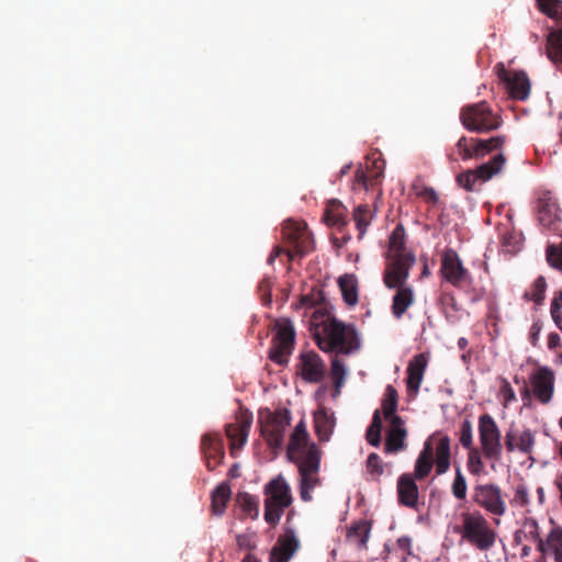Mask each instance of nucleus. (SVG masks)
<instances>
[{"label": "nucleus", "instance_id": "0e129e2a", "mask_svg": "<svg viewBox=\"0 0 562 562\" xmlns=\"http://www.w3.org/2000/svg\"><path fill=\"white\" fill-rule=\"evenodd\" d=\"M279 252H280L279 248H276V249L271 252V255H270V257H269V259H268L269 263H272V262L274 261V259L279 256Z\"/></svg>", "mask_w": 562, "mask_h": 562}, {"label": "nucleus", "instance_id": "f3484780", "mask_svg": "<svg viewBox=\"0 0 562 562\" xmlns=\"http://www.w3.org/2000/svg\"><path fill=\"white\" fill-rule=\"evenodd\" d=\"M536 443V432L529 428L522 430L510 427L505 435V448L512 452H519L531 459Z\"/></svg>", "mask_w": 562, "mask_h": 562}, {"label": "nucleus", "instance_id": "09e8293b", "mask_svg": "<svg viewBox=\"0 0 562 562\" xmlns=\"http://www.w3.org/2000/svg\"><path fill=\"white\" fill-rule=\"evenodd\" d=\"M498 396L503 402V406L507 407L510 403L516 402L517 397L514 389L506 379H501Z\"/></svg>", "mask_w": 562, "mask_h": 562}, {"label": "nucleus", "instance_id": "f8f14e48", "mask_svg": "<svg viewBox=\"0 0 562 562\" xmlns=\"http://www.w3.org/2000/svg\"><path fill=\"white\" fill-rule=\"evenodd\" d=\"M290 422L291 416L288 409L269 413L260 419L261 435L274 451L282 448Z\"/></svg>", "mask_w": 562, "mask_h": 562}, {"label": "nucleus", "instance_id": "c85d7f7f", "mask_svg": "<svg viewBox=\"0 0 562 562\" xmlns=\"http://www.w3.org/2000/svg\"><path fill=\"white\" fill-rule=\"evenodd\" d=\"M346 207L338 200H329L324 212V221L327 225L340 227L346 225Z\"/></svg>", "mask_w": 562, "mask_h": 562}, {"label": "nucleus", "instance_id": "bf43d9fd", "mask_svg": "<svg viewBox=\"0 0 562 562\" xmlns=\"http://www.w3.org/2000/svg\"><path fill=\"white\" fill-rule=\"evenodd\" d=\"M355 178L358 183L366 186L367 177L362 169H357Z\"/></svg>", "mask_w": 562, "mask_h": 562}, {"label": "nucleus", "instance_id": "6e6552de", "mask_svg": "<svg viewBox=\"0 0 562 562\" xmlns=\"http://www.w3.org/2000/svg\"><path fill=\"white\" fill-rule=\"evenodd\" d=\"M528 380L529 386L521 391L522 398L532 397L541 405L550 404L555 393V372L548 366H538Z\"/></svg>", "mask_w": 562, "mask_h": 562}, {"label": "nucleus", "instance_id": "79ce46f5", "mask_svg": "<svg viewBox=\"0 0 562 562\" xmlns=\"http://www.w3.org/2000/svg\"><path fill=\"white\" fill-rule=\"evenodd\" d=\"M237 503L241 510L251 517L252 519H256L259 515V504L255 496L250 495L249 493H239L237 495Z\"/></svg>", "mask_w": 562, "mask_h": 562}, {"label": "nucleus", "instance_id": "ddd939ff", "mask_svg": "<svg viewBox=\"0 0 562 562\" xmlns=\"http://www.w3.org/2000/svg\"><path fill=\"white\" fill-rule=\"evenodd\" d=\"M276 336L272 340L270 359L282 364L288 361L295 344V329L290 319H278L274 324Z\"/></svg>", "mask_w": 562, "mask_h": 562}, {"label": "nucleus", "instance_id": "aec40b11", "mask_svg": "<svg viewBox=\"0 0 562 562\" xmlns=\"http://www.w3.org/2000/svg\"><path fill=\"white\" fill-rule=\"evenodd\" d=\"M251 424L252 416L247 413H241L236 417L234 423L226 426V436L231 441L232 454H234L235 450H239L245 446Z\"/></svg>", "mask_w": 562, "mask_h": 562}, {"label": "nucleus", "instance_id": "680f3d73", "mask_svg": "<svg viewBox=\"0 0 562 562\" xmlns=\"http://www.w3.org/2000/svg\"><path fill=\"white\" fill-rule=\"evenodd\" d=\"M241 562H261V560L252 553H247Z\"/></svg>", "mask_w": 562, "mask_h": 562}, {"label": "nucleus", "instance_id": "e433bc0d", "mask_svg": "<svg viewBox=\"0 0 562 562\" xmlns=\"http://www.w3.org/2000/svg\"><path fill=\"white\" fill-rule=\"evenodd\" d=\"M547 281L546 278L538 277L531 288L525 292L524 299L526 301H532L536 305H541L546 297Z\"/></svg>", "mask_w": 562, "mask_h": 562}, {"label": "nucleus", "instance_id": "4c0bfd02", "mask_svg": "<svg viewBox=\"0 0 562 562\" xmlns=\"http://www.w3.org/2000/svg\"><path fill=\"white\" fill-rule=\"evenodd\" d=\"M547 52L552 61L562 63V29L550 33Z\"/></svg>", "mask_w": 562, "mask_h": 562}, {"label": "nucleus", "instance_id": "473e14b6", "mask_svg": "<svg viewBox=\"0 0 562 562\" xmlns=\"http://www.w3.org/2000/svg\"><path fill=\"white\" fill-rule=\"evenodd\" d=\"M373 217H374V213L371 211V209L367 204H360L353 210L352 218H353V221L356 223V227L359 232L358 237L360 239L367 233V229H368L369 225L371 224Z\"/></svg>", "mask_w": 562, "mask_h": 562}, {"label": "nucleus", "instance_id": "69168bd1", "mask_svg": "<svg viewBox=\"0 0 562 562\" xmlns=\"http://www.w3.org/2000/svg\"><path fill=\"white\" fill-rule=\"evenodd\" d=\"M458 346L461 348V349H464L467 346H468V339L462 337L458 340Z\"/></svg>", "mask_w": 562, "mask_h": 562}, {"label": "nucleus", "instance_id": "de8ad7c7", "mask_svg": "<svg viewBox=\"0 0 562 562\" xmlns=\"http://www.w3.org/2000/svg\"><path fill=\"white\" fill-rule=\"evenodd\" d=\"M562 290L554 294L550 305V315L554 325L562 331Z\"/></svg>", "mask_w": 562, "mask_h": 562}, {"label": "nucleus", "instance_id": "4be33fe9", "mask_svg": "<svg viewBox=\"0 0 562 562\" xmlns=\"http://www.w3.org/2000/svg\"><path fill=\"white\" fill-rule=\"evenodd\" d=\"M301 375L308 383H318L325 376V364L315 351L301 355Z\"/></svg>", "mask_w": 562, "mask_h": 562}, {"label": "nucleus", "instance_id": "f03ea898", "mask_svg": "<svg viewBox=\"0 0 562 562\" xmlns=\"http://www.w3.org/2000/svg\"><path fill=\"white\" fill-rule=\"evenodd\" d=\"M286 457L297 469L301 499L305 503L311 502L312 492L323 483L321 476L323 451L315 442L310 441L304 420L297 423L290 436Z\"/></svg>", "mask_w": 562, "mask_h": 562}, {"label": "nucleus", "instance_id": "603ef678", "mask_svg": "<svg viewBox=\"0 0 562 562\" xmlns=\"http://www.w3.org/2000/svg\"><path fill=\"white\" fill-rule=\"evenodd\" d=\"M236 544L240 550H246L251 553L257 548L256 541L250 535L243 533L236 536Z\"/></svg>", "mask_w": 562, "mask_h": 562}, {"label": "nucleus", "instance_id": "a211bd4d", "mask_svg": "<svg viewBox=\"0 0 562 562\" xmlns=\"http://www.w3.org/2000/svg\"><path fill=\"white\" fill-rule=\"evenodd\" d=\"M409 260H412L413 268L416 262V258L414 254L405 247L404 228L402 226H397L390 237L385 267H390L393 262H409Z\"/></svg>", "mask_w": 562, "mask_h": 562}, {"label": "nucleus", "instance_id": "f257e3e1", "mask_svg": "<svg viewBox=\"0 0 562 562\" xmlns=\"http://www.w3.org/2000/svg\"><path fill=\"white\" fill-rule=\"evenodd\" d=\"M450 442L448 436L429 438L425 441L416 459L414 474L405 473L398 477L397 495L400 504L409 508L417 507L419 492L415 479L423 480L428 476L434 465L437 475L448 472L451 459Z\"/></svg>", "mask_w": 562, "mask_h": 562}, {"label": "nucleus", "instance_id": "a19ab883", "mask_svg": "<svg viewBox=\"0 0 562 562\" xmlns=\"http://www.w3.org/2000/svg\"><path fill=\"white\" fill-rule=\"evenodd\" d=\"M381 431H382V419L381 412L376 409L373 413L372 422L367 430L366 438L367 441L373 446L379 447L381 443Z\"/></svg>", "mask_w": 562, "mask_h": 562}, {"label": "nucleus", "instance_id": "c03bdc74", "mask_svg": "<svg viewBox=\"0 0 562 562\" xmlns=\"http://www.w3.org/2000/svg\"><path fill=\"white\" fill-rule=\"evenodd\" d=\"M510 504L520 508H526L530 505V493L526 483H518L514 487Z\"/></svg>", "mask_w": 562, "mask_h": 562}, {"label": "nucleus", "instance_id": "5701e85b", "mask_svg": "<svg viewBox=\"0 0 562 562\" xmlns=\"http://www.w3.org/2000/svg\"><path fill=\"white\" fill-rule=\"evenodd\" d=\"M299 540L294 533L280 537L271 550L269 562H289L299 549Z\"/></svg>", "mask_w": 562, "mask_h": 562}, {"label": "nucleus", "instance_id": "9b49d317", "mask_svg": "<svg viewBox=\"0 0 562 562\" xmlns=\"http://www.w3.org/2000/svg\"><path fill=\"white\" fill-rule=\"evenodd\" d=\"M472 502L492 516L502 517L507 510L503 491L495 483L476 484L473 487Z\"/></svg>", "mask_w": 562, "mask_h": 562}, {"label": "nucleus", "instance_id": "9d476101", "mask_svg": "<svg viewBox=\"0 0 562 562\" xmlns=\"http://www.w3.org/2000/svg\"><path fill=\"white\" fill-rule=\"evenodd\" d=\"M506 165V157L498 153L487 162L477 166L475 169H469L457 176V183L467 191L476 190V183H484L493 177L499 175Z\"/></svg>", "mask_w": 562, "mask_h": 562}, {"label": "nucleus", "instance_id": "13d9d810", "mask_svg": "<svg viewBox=\"0 0 562 562\" xmlns=\"http://www.w3.org/2000/svg\"><path fill=\"white\" fill-rule=\"evenodd\" d=\"M224 456H214V457H209L206 460V467L210 471H213L216 469V467L218 464H221L222 460H223Z\"/></svg>", "mask_w": 562, "mask_h": 562}, {"label": "nucleus", "instance_id": "f704fd0d", "mask_svg": "<svg viewBox=\"0 0 562 562\" xmlns=\"http://www.w3.org/2000/svg\"><path fill=\"white\" fill-rule=\"evenodd\" d=\"M370 536V528L366 521L353 524L347 531V540L362 548L366 547Z\"/></svg>", "mask_w": 562, "mask_h": 562}, {"label": "nucleus", "instance_id": "58836bf2", "mask_svg": "<svg viewBox=\"0 0 562 562\" xmlns=\"http://www.w3.org/2000/svg\"><path fill=\"white\" fill-rule=\"evenodd\" d=\"M366 469L370 481H381V476L384 474V463L378 453L372 452L368 456Z\"/></svg>", "mask_w": 562, "mask_h": 562}, {"label": "nucleus", "instance_id": "bb28decb", "mask_svg": "<svg viewBox=\"0 0 562 562\" xmlns=\"http://www.w3.org/2000/svg\"><path fill=\"white\" fill-rule=\"evenodd\" d=\"M231 495L232 488L229 483L223 482L215 487L211 495V510L214 515L222 516L225 513Z\"/></svg>", "mask_w": 562, "mask_h": 562}, {"label": "nucleus", "instance_id": "8fccbe9b", "mask_svg": "<svg viewBox=\"0 0 562 562\" xmlns=\"http://www.w3.org/2000/svg\"><path fill=\"white\" fill-rule=\"evenodd\" d=\"M459 441L465 449L471 450L473 448V429L470 420H464L462 423Z\"/></svg>", "mask_w": 562, "mask_h": 562}, {"label": "nucleus", "instance_id": "052dcab7", "mask_svg": "<svg viewBox=\"0 0 562 562\" xmlns=\"http://www.w3.org/2000/svg\"><path fill=\"white\" fill-rule=\"evenodd\" d=\"M537 496H538L539 504L543 505L544 502H546V492H544V488L542 486H539L537 488Z\"/></svg>", "mask_w": 562, "mask_h": 562}, {"label": "nucleus", "instance_id": "3c124183", "mask_svg": "<svg viewBox=\"0 0 562 562\" xmlns=\"http://www.w3.org/2000/svg\"><path fill=\"white\" fill-rule=\"evenodd\" d=\"M547 260L551 267L562 270V244L548 247Z\"/></svg>", "mask_w": 562, "mask_h": 562}, {"label": "nucleus", "instance_id": "1a4fd4ad", "mask_svg": "<svg viewBox=\"0 0 562 562\" xmlns=\"http://www.w3.org/2000/svg\"><path fill=\"white\" fill-rule=\"evenodd\" d=\"M479 439L483 457L492 462H499L503 457L502 435L496 422L488 414L479 418Z\"/></svg>", "mask_w": 562, "mask_h": 562}, {"label": "nucleus", "instance_id": "a18cd8bd", "mask_svg": "<svg viewBox=\"0 0 562 562\" xmlns=\"http://www.w3.org/2000/svg\"><path fill=\"white\" fill-rule=\"evenodd\" d=\"M482 456V451L480 452L476 448L469 451L467 469L472 475L480 476L485 473Z\"/></svg>", "mask_w": 562, "mask_h": 562}, {"label": "nucleus", "instance_id": "864d4df0", "mask_svg": "<svg viewBox=\"0 0 562 562\" xmlns=\"http://www.w3.org/2000/svg\"><path fill=\"white\" fill-rule=\"evenodd\" d=\"M543 325L540 319L535 321L529 329L528 340L532 347H538Z\"/></svg>", "mask_w": 562, "mask_h": 562}, {"label": "nucleus", "instance_id": "7ed1b4c3", "mask_svg": "<svg viewBox=\"0 0 562 562\" xmlns=\"http://www.w3.org/2000/svg\"><path fill=\"white\" fill-rule=\"evenodd\" d=\"M412 269L409 262H393L383 271V283L389 290H393L391 312L394 318L401 319L416 301L415 289L408 283Z\"/></svg>", "mask_w": 562, "mask_h": 562}, {"label": "nucleus", "instance_id": "ea45409f", "mask_svg": "<svg viewBox=\"0 0 562 562\" xmlns=\"http://www.w3.org/2000/svg\"><path fill=\"white\" fill-rule=\"evenodd\" d=\"M538 9L548 18L562 22V0H536Z\"/></svg>", "mask_w": 562, "mask_h": 562}, {"label": "nucleus", "instance_id": "c756f323", "mask_svg": "<svg viewBox=\"0 0 562 562\" xmlns=\"http://www.w3.org/2000/svg\"><path fill=\"white\" fill-rule=\"evenodd\" d=\"M397 406L398 393L393 385L389 384L385 387V393L381 403L382 413L386 422L393 420V417H400L396 414Z\"/></svg>", "mask_w": 562, "mask_h": 562}, {"label": "nucleus", "instance_id": "49530a36", "mask_svg": "<svg viewBox=\"0 0 562 562\" xmlns=\"http://www.w3.org/2000/svg\"><path fill=\"white\" fill-rule=\"evenodd\" d=\"M467 492H468L467 479L463 475L460 467H457L454 479L451 484V493L454 496V498H457L459 501H463L467 497Z\"/></svg>", "mask_w": 562, "mask_h": 562}, {"label": "nucleus", "instance_id": "4d7b16f0", "mask_svg": "<svg viewBox=\"0 0 562 562\" xmlns=\"http://www.w3.org/2000/svg\"><path fill=\"white\" fill-rule=\"evenodd\" d=\"M397 547L403 550L405 553H412V539L409 537L403 536L400 537L396 541Z\"/></svg>", "mask_w": 562, "mask_h": 562}, {"label": "nucleus", "instance_id": "37998d69", "mask_svg": "<svg viewBox=\"0 0 562 562\" xmlns=\"http://www.w3.org/2000/svg\"><path fill=\"white\" fill-rule=\"evenodd\" d=\"M415 195L423 199L426 203L436 206L439 203V195L431 187H427L420 181H416L412 186Z\"/></svg>", "mask_w": 562, "mask_h": 562}, {"label": "nucleus", "instance_id": "0eeeda50", "mask_svg": "<svg viewBox=\"0 0 562 562\" xmlns=\"http://www.w3.org/2000/svg\"><path fill=\"white\" fill-rule=\"evenodd\" d=\"M459 119L465 130L484 134L498 130L503 124L499 112L486 101L468 104L460 110Z\"/></svg>", "mask_w": 562, "mask_h": 562}, {"label": "nucleus", "instance_id": "2f4dec72", "mask_svg": "<svg viewBox=\"0 0 562 562\" xmlns=\"http://www.w3.org/2000/svg\"><path fill=\"white\" fill-rule=\"evenodd\" d=\"M507 142L505 135H497L486 139L475 137L476 159L482 158L493 150L502 149Z\"/></svg>", "mask_w": 562, "mask_h": 562}, {"label": "nucleus", "instance_id": "39448f33", "mask_svg": "<svg viewBox=\"0 0 562 562\" xmlns=\"http://www.w3.org/2000/svg\"><path fill=\"white\" fill-rule=\"evenodd\" d=\"M461 519L462 525L454 527L453 531L463 540L480 551H488L494 547L496 532L482 513L463 512Z\"/></svg>", "mask_w": 562, "mask_h": 562}, {"label": "nucleus", "instance_id": "423d86ee", "mask_svg": "<svg viewBox=\"0 0 562 562\" xmlns=\"http://www.w3.org/2000/svg\"><path fill=\"white\" fill-rule=\"evenodd\" d=\"M265 520L276 527L285 509L293 503L291 486L282 474L270 480L263 487Z\"/></svg>", "mask_w": 562, "mask_h": 562}, {"label": "nucleus", "instance_id": "a878e982", "mask_svg": "<svg viewBox=\"0 0 562 562\" xmlns=\"http://www.w3.org/2000/svg\"><path fill=\"white\" fill-rule=\"evenodd\" d=\"M521 536L528 540L536 543V550L538 551L541 547V542H543V538L541 535V528L539 521L533 517H525L521 520V527L515 535V540L520 541Z\"/></svg>", "mask_w": 562, "mask_h": 562}, {"label": "nucleus", "instance_id": "7c9ffc66", "mask_svg": "<svg viewBox=\"0 0 562 562\" xmlns=\"http://www.w3.org/2000/svg\"><path fill=\"white\" fill-rule=\"evenodd\" d=\"M334 426V418L329 416L325 411H319L315 414L314 427L321 441L329 440Z\"/></svg>", "mask_w": 562, "mask_h": 562}, {"label": "nucleus", "instance_id": "c9c22d12", "mask_svg": "<svg viewBox=\"0 0 562 562\" xmlns=\"http://www.w3.org/2000/svg\"><path fill=\"white\" fill-rule=\"evenodd\" d=\"M330 376L334 382V396H338L347 378V370L342 361L334 358L330 363Z\"/></svg>", "mask_w": 562, "mask_h": 562}, {"label": "nucleus", "instance_id": "412c9836", "mask_svg": "<svg viewBox=\"0 0 562 562\" xmlns=\"http://www.w3.org/2000/svg\"><path fill=\"white\" fill-rule=\"evenodd\" d=\"M387 424L384 451L392 454L406 449L407 429L402 417H393V420H387Z\"/></svg>", "mask_w": 562, "mask_h": 562}, {"label": "nucleus", "instance_id": "20e7f679", "mask_svg": "<svg viewBox=\"0 0 562 562\" xmlns=\"http://www.w3.org/2000/svg\"><path fill=\"white\" fill-rule=\"evenodd\" d=\"M317 347L324 352L350 355L360 348V338L356 327L335 317L324 323L315 334Z\"/></svg>", "mask_w": 562, "mask_h": 562}, {"label": "nucleus", "instance_id": "cd10ccee", "mask_svg": "<svg viewBox=\"0 0 562 562\" xmlns=\"http://www.w3.org/2000/svg\"><path fill=\"white\" fill-rule=\"evenodd\" d=\"M449 158L451 160L461 159L463 161L476 159L475 137L461 136L457 140Z\"/></svg>", "mask_w": 562, "mask_h": 562}, {"label": "nucleus", "instance_id": "774afa93", "mask_svg": "<svg viewBox=\"0 0 562 562\" xmlns=\"http://www.w3.org/2000/svg\"><path fill=\"white\" fill-rule=\"evenodd\" d=\"M557 362L562 366V352L558 355Z\"/></svg>", "mask_w": 562, "mask_h": 562}, {"label": "nucleus", "instance_id": "4468645a", "mask_svg": "<svg viewBox=\"0 0 562 562\" xmlns=\"http://www.w3.org/2000/svg\"><path fill=\"white\" fill-rule=\"evenodd\" d=\"M440 273L442 278L456 288L470 285L473 282L472 276L463 267L458 252L452 248H447L441 255Z\"/></svg>", "mask_w": 562, "mask_h": 562}, {"label": "nucleus", "instance_id": "5fc2aeb1", "mask_svg": "<svg viewBox=\"0 0 562 562\" xmlns=\"http://www.w3.org/2000/svg\"><path fill=\"white\" fill-rule=\"evenodd\" d=\"M440 302L445 307V313L448 319L450 318V315L448 314L447 308H451L453 312H458L460 310L457 299L453 294L443 293L440 296Z\"/></svg>", "mask_w": 562, "mask_h": 562}, {"label": "nucleus", "instance_id": "393cba45", "mask_svg": "<svg viewBox=\"0 0 562 562\" xmlns=\"http://www.w3.org/2000/svg\"><path fill=\"white\" fill-rule=\"evenodd\" d=\"M338 286L341 292L344 302L353 307L359 302V281L356 274L345 273L338 278Z\"/></svg>", "mask_w": 562, "mask_h": 562}, {"label": "nucleus", "instance_id": "e2e57ef3", "mask_svg": "<svg viewBox=\"0 0 562 562\" xmlns=\"http://www.w3.org/2000/svg\"><path fill=\"white\" fill-rule=\"evenodd\" d=\"M530 552H531V548L529 546H524L521 548L520 555H521V558H527V557H529Z\"/></svg>", "mask_w": 562, "mask_h": 562}, {"label": "nucleus", "instance_id": "dca6fc26", "mask_svg": "<svg viewBox=\"0 0 562 562\" xmlns=\"http://www.w3.org/2000/svg\"><path fill=\"white\" fill-rule=\"evenodd\" d=\"M498 77L506 82L509 95L519 101H525L530 94L531 83L525 71L509 72L503 64L497 65Z\"/></svg>", "mask_w": 562, "mask_h": 562}, {"label": "nucleus", "instance_id": "6ab92c4d", "mask_svg": "<svg viewBox=\"0 0 562 562\" xmlns=\"http://www.w3.org/2000/svg\"><path fill=\"white\" fill-rule=\"evenodd\" d=\"M551 528L543 538L538 552L543 558H550L553 562H562V525L550 518Z\"/></svg>", "mask_w": 562, "mask_h": 562}, {"label": "nucleus", "instance_id": "72a5a7b5", "mask_svg": "<svg viewBox=\"0 0 562 562\" xmlns=\"http://www.w3.org/2000/svg\"><path fill=\"white\" fill-rule=\"evenodd\" d=\"M201 449L205 459L224 456L223 440L217 434H205L201 440Z\"/></svg>", "mask_w": 562, "mask_h": 562}, {"label": "nucleus", "instance_id": "b1692460", "mask_svg": "<svg viewBox=\"0 0 562 562\" xmlns=\"http://www.w3.org/2000/svg\"><path fill=\"white\" fill-rule=\"evenodd\" d=\"M427 368V358L424 353L416 355L407 366V389L409 392L417 393L424 379Z\"/></svg>", "mask_w": 562, "mask_h": 562}, {"label": "nucleus", "instance_id": "338daca9", "mask_svg": "<svg viewBox=\"0 0 562 562\" xmlns=\"http://www.w3.org/2000/svg\"><path fill=\"white\" fill-rule=\"evenodd\" d=\"M349 169H350V165H346V166H344V167L341 168V170H340V175H341V176L346 175V173L349 171Z\"/></svg>", "mask_w": 562, "mask_h": 562}, {"label": "nucleus", "instance_id": "6e6d98bb", "mask_svg": "<svg viewBox=\"0 0 562 562\" xmlns=\"http://www.w3.org/2000/svg\"><path fill=\"white\" fill-rule=\"evenodd\" d=\"M562 346V338L561 336L555 333V331H551L548 334V337H547V347L549 350H554L559 347Z\"/></svg>", "mask_w": 562, "mask_h": 562}, {"label": "nucleus", "instance_id": "2eb2a0df", "mask_svg": "<svg viewBox=\"0 0 562 562\" xmlns=\"http://www.w3.org/2000/svg\"><path fill=\"white\" fill-rule=\"evenodd\" d=\"M283 237L293 245L297 255H305L314 249V240L307 225L299 221H286Z\"/></svg>", "mask_w": 562, "mask_h": 562}]
</instances>
